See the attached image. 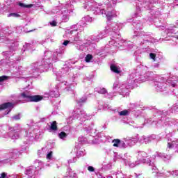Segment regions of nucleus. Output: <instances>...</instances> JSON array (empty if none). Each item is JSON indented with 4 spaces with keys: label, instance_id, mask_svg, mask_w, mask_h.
Returning <instances> with one entry per match:
<instances>
[{
    "label": "nucleus",
    "instance_id": "f257e3e1",
    "mask_svg": "<svg viewBox=\"0 0 178 178\" xmlns=\"http://www.w3.org/2000/svg\"><path fill=\"white\" fill-rule=\"evenodd\" d=\"M83 8L94 12L95 15H102L111 22L113 17H117L119 13L113 9L111 4L97 3L94 0H88L83 3Z\"/></svg>",
    "mask_w": 178,
    "mask_h": 178
},
{
    "label": "nucleus",
    "instance_id": "f03ea898",
    "mask_svg": "<svg viewBox=\"0 0 178 178\" xmlns=\"http://www.w3.org/2000/svg\"><path fill=\"white\" fill-rule=\"evenodd\" d=\"M73 3H74V1L69 0L65 3L64 8L60 9L57 7L56 10L46 12L47 15H56L55 18L50 23H57L58 20L61 23H67L69 17H70V13L73 12Z\"/></svg>",
    "mask_w": 178,
    "mask_h": 178
},
{
    "label": "nucleus",
    "instance_id": "7ed1b4c3",
    "mask_svg": "<svg viewBox=\"0 0 178 178\" xmlns=\"http://www.w3.org/2000/svg\"><path fill=\"white\" fill-rule=\"evenodd\" d=\"M157 2L158 0H136L135 17H141L143 10H154V5Z\"/></svg>",
    "mask_w": 178,
    "mask_h": 178
},
{
    "label": "nucleus",
    "instance_id": "20e7f679",
    "mask_svg": "<svg viewBox=\"0 0 178 178\" xmlns=\"http://www.w3.org/2000/svg\"><path fill=\"white\" fill-rule=\"evenodd\" d=\"M21 95L23 97V98H27L29 99L30 102H40V101H42V99H44V97L39 95L30 96L23 92L21 94Z\"/></svg>",
    "mask_w": 178,
    "mask_h": 178
},
{
    "label": "nucleus",
    "instance_id": "39448f33",
    "mask_svg": "<svg viewBox=\"0 0 178 178\" xmlns=\"http://www.w3.org/2000/svg\"><path fill=\"white\" fill-rule=\"evenodd\" d=\"M92 22H95V18L92 17L90 15H86L81 19L82 23H92Z\"/></svg>",
    "mask_w": 178,
    "mask_h": 178
},
{
    "label": "nucleus",
    "instance_id": "423d86ee",
    "mask_svg": "<svg viewBox=\"0 0 178 178\" xmlns=\"http://www.w3.org/2000/svg\"><path fill=\"white\" fill-rule=\"evenodd\" d=\"M9 108H13V104L11 102H7L0 105V111H3V109H8Z\"/></svg>",
    "mask_w": 178,
    "mask_h": 178
},
{
    "label": "nucleus",
    "instance_id": "0eeeda50",
    "mask_svg": "<svg viewBox=\"0 0 178 178\" xmlns=\"http://www.w3.org/2000/svg\"><path fill=\"white\" fill-rule=\"evenodd\" d=\"M50 130L53 131H58V122L56 121H53L50 124Z\"/></svg>",
    "mask_w": 178,
    "mask_h": 178
},
{
    "label": "nucleus",
    "instance_id": "6e6552de",
    "mask_svg": "<svg viewBox=\"0 0 178 178\" xmlns=\"http://www.w3.org/2000/svg\"><path fill=\"white\" fill-rule=\"evenodd\" d=\"M110 67H111V72H113V73H117V74H119V73H120V70H119V68H118L116 65H111Z\"/></svg>",
    "mask_w": 178,
    "mask_h": 178
},
{
    "label": "nucleus",
    "instance_id": "1a4fd4ad",
    "mask_svg": "<svg viewBox=\"0 0 178 178\" xmlns=\"http://www.w3.org/2000/svg\"><path fill=\"white\" fill-rule=\"evenodd\" d=\"M112 143H113V147H119V144L122 143V141L120 139H114L112 140Z\"/></svg>",
    "mask_w": 178,
    "mask_h": 178
},
{
    "label": "nucleus",
    "instance_id": "9d476101",
    "mask_svg": "<svg viewBox=\"0 0 178 178\" xmlns=\"http://www.w3.org/2000/svg\"><path fill=\"white\" fill-rule=\"evenodd\" d=\"M19 6H20L21 8H33V6H34V5L33 4H24V3H19Z\"/></svg>",
    "mask_w": 178,
    "mask_h": 178
},
{
    "label": "nucleus",
    "instance_id": "9b49d317",
    "mask_svg": "<svg viewBox=\"0 0 178 178\" xmlns=\"http://www.w3.org/2000/svg\"><path fill=\"white\" fill-rule=\"evenodd\" d=\"M85 60L87 63H90V62H91V60H92V55L91 54H88L86 58H85Z\"/></svg>",
    "mask_w": 178,
    "mask_h": 178
},
{
    "label": "nucleus",
    "instance_id": "f8f14e48",
    "mask_svg": "<svg viewBox=\"0 0 178 178\" xmlns=\"http://www.w3.org/2000/svg\"><path fill=\"white\" fill-rule=\"evenodd\" d=\"M58 137L61 140H63V138H66V137H67V134H65V131H61L60 134H58Z\"/></svg>",
    "mask_w": 178,
    "mask_h": 178
},
{
    "label": "nucleus",
    "instance_id": "ddd939ff",
    "mask_svg": "<svg viewBox=\"0 0 178 178\" xmlns=\"http://www.w3.org/2000/svg\"><path fill=\"white\" fill-rule=\"evenodd\" d=\"M120 116H128L129 115V111L128 110H124L122 111L119 112Z\"/></svg>",
    "mask_w": 178,
    "mask_h": 178
},
{
    "label": "nucleus",
    "instance_id": "4468645a",
    "mask_svg": "<svg viewBox=\"0 0 178 178\" xmlns=\"http://www.w3.org/2000/svg\"><path fill=\"white\" fill-rule=\"evenodd\" d=\"M20 17V15L17 14V13H10L8 15V17Z\"/></svg>",
    "mask_w": 178,
    "mask_h": 178
},
{
    "label": "nucleus",
    "instance_id": "2eb2a0df",
    "mask_svg": "<svg viewBox=\"0 0 178 178\" xmlns=\"http://www.w3.org/2000/svg\"><path fill=\"white\" fill-rule=\"evenodd\" d=\"M8 79H9V76H6V75H3V76H0V83L8 80Z\"/></svg>",
    "mask_w": 178,
    "mask_h": 178
},
{
    "label": "nucleus",
    "instance_id": "dca6fc26",
    "mask_svg": "<svg viewBox=\"0 0 178 178\" xmlns=\"http://www.w3.org/2000/svg\"><path fill=\"white\" fill-rule=\"evenodd\" d=\"M15 120H20V114L15 115L13 117Z\"/></svg>",
    "mask_w": 178,
    "mask_h": 178
},
{
    "label": "nucleus",
    "instance_id": "f3484780",
    "mask_svg": "<svg viewBox=\"0 0 178 178\" xmlns=\"http://www.w3.org/2000/svg\"><path fill=\"white\" fill-rule=\"evenodd\" d=\"M149 56L151 59H153V60H155V58H156V54L154 53H150Z\"/></svg>",
    "mask_w": 178,
    "mask_h": 178
},
{
    "label": "nucleus",
    "instance_id": "a211bd4d",
    "mask_svg": "<svg viewBox=\"0 0 178 178\" xmlns=\"http://www.w3.org/2000/svg\"><path fill=\"white\" fill-rule=\"evenodd\" d=\"M88 170L89 172H95V168H94V167H92V166H88Z\"/></svg>",
    "mask_w": 178,
    "mask_h": 178
},
{
    "label": "nucleus",
    "instance_id": "6ab92c4d",
    "mask_svg": "<svg viewBox=\"0 0 178 178\" xmlns=\"http://www.w3.org/2000/svg\"><path fill=\"white\" fill-rule=\"evenodd\" d=\"M87 101V99H81L77 102V104H83Z\"/></svg>",
    "mask_w": 178,
    "mask_h": 178
},
{
    "label": "nucleus",
    "instance_id": "aec40b11",
    "mask_svg": "<svg viewBox=\"0 0 178 178\" xmlns=\"http://www.w3.org/2000/svg\"><path fill=\"white\" fill-rule=\"evenodd\" d=\"M52 154H53L52 152H50L49 153H48L47 156V159H51V158H52Z\"/></svg>",
    "mask_w": 178,
    "mask_h": 178
},
{
    "label": "nucleus",
    "instance_id": "412c9836",
    "mask_svg": "<svg viewBox=\"0 0 178 178\" xmlns=\"http://www.w3.org/2000/svg\"><path fill=\"white\" fill-rule=\"evenodd\" d=\"M172 5V6H178V0H174Z\"/></svg>",
    "mask_w": 178,
    "mask_h": 178
},
{
    "label": "nucleus",
    "instance_id": "4be33fe9",
    "mask_svg": "<svg viewBox=\"0 0 178 178\" xmlns=\"http://www.w3.org/2000/svg\"><path fill=\"white\" fill-rule=\"evenodd\" d=\"M133 22H134V17L129 18L127 19V23H133Z\"/></svg>",
    "mask_w": 178,
    "mask_h": 178
},
{
    "label": "nucleus",
    "instance_id": "5701e85b",
    "mask_svg": "<svg viewBox=\"0 0 178 178\" xmlns=\"http://www.w3.org/2000/svg\"><path fill=\"white\" fill-rule=\"evenodd\" d=\"M0 178H6V173L2 172Z\"/></svg>",
    "mask_w": 178,
    "mask_h": 178
},
{
    "label": "nucleus",
    "instance_id": "b1692460",
    "mask_svg": "<svg viewBox=\"0 0 178 178\" xmlns=\"http://www.w3.org/2000/svg\"><path fill=\"white\" fill-rule=\"evenodd\" d=\"M113 5H116L117 2H120V0H111Z\"/></svg>",
    "mask_w": 178,
    "mask_h": 178
},
{
    "label": "nucleus",
    "instance_id": "393cba45",
    "mask_svg": "<svg viewBox=\"0 0 178 178\" xmlns=\"http://www.w3.org/2000/svg\"><path fill=\"white\" fill-rule=\"evenodd\" d=\"M70 41L69 40H65L63 43V45H67V44H69Z\"/></svg>",
    "mask_w": 178,
    "mask_h": 178
},
{
    "label": "nucleus",
    "instance_id": "a878e982",
    "mask_svg": "<svg viewBox=\"0 0 178 178\" xmlns=\"http://www.w3.org/2000/svg\"><path fill=\"white\" fill-rule=\"evenodd\" d=\"M50 25L51 26V27H55L56 26V23H50Z\"/></svg>",
    "mask_w": 178,
    "mask_h": 178
},
{
    "label": "nucleus",
    "instance_id": "bb28decb",
    "mask_svg": "<svg viewBox=\"0 0 178 178\" xmlns=\"http://www.w3.org/2000/svg\"><path fill=\"white\" fill-rule=\"evenodd\" d=\"M34 30L35 29H31V30L27 31L26 33H31L32 31H34Z\"/></svg>",
    "mask_w": 178,
    "mask_h": 178
},
{
    "label": "nucleus",
    "instance_id": "cd10ccee",
    "mask_svg": "<svg viewBox=\"0 0 178 178\" xmlns=\"http://www.w3.org/2000/svg\"><path fill=\"white\" fill-rule=\"evenodd\" d=\"M168 148H172V144L168 143Z\"/></svg>",
    "mask_w": 178,
    "mask_h": 178
},
{
    "label": "nucleus",
    "instance_id": "c85d7f7f",
    "mask_svg": "<svg viewBox=\"0 0 178 178\" xmlns=\"http://www.w3.org/2000/svg\"><path fill=\"white\" fill-rule=\"evenodd\" d=\"M122 145H123V147H124V145H126V143H124V142H123Z\"/></svg>",
    "mask_w": 178,
    "mask_h": 178
},
{
    "label": "nucleus",
    "instance_id": "c756f323",
    "mask_svg": "<svg viewBox=\"0 0 178 178\" xmlns=\"http://www.w3.org/2000/svg\"><path fill=\"white\" fill-rule=\"evenodd\" d=\"M108 2H111V1H112V0H107Z\"/></svg>",
    "mask_w": 178,
    "mask_h": 178
},
{
    "label": "nucleus",
    "instance_id": "7c9ffc66",
    "mask_svg": "<svg viewBox=\"0 0 178 178\" xmlns=\"http://www.w3.org/2000/svg\"><path fill=\"white\" fill-rule=\"evenodd\" d=\"M9 112H10V110L7 113H9Z\"/></svg>",
    "mask_w": 178,
    "mask_h": 178
}]
</instances>
